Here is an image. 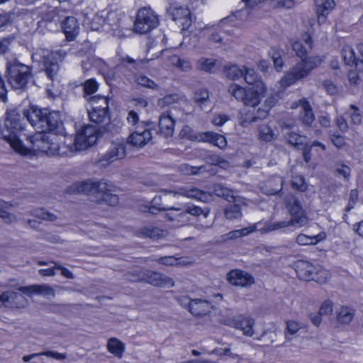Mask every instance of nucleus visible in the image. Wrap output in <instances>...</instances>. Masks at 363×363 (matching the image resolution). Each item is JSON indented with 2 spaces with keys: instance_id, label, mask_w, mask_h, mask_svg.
I'll use <instances>...</instances> for the list:
<instances>
[{
  "instance_id": "11",
  "label": "nucleus",
  "mask_w": 363,
  "mask_h": 363,
  "mask_svg": "<svg viewBox=\"0 0 363 363\" xmlns=\"http://www.w3.org/2000/svg\"><path fill=\"white\" fill-rule=\"evenodd\" d=\"M106 181L101 180L92 182L90 180L77 182L69 187V191L72 194H86L94 195L95 198L99 191H103L106 189Z\"/></svg>"
},
{
  "instance_id": "61",
  "label": "nucleus",
  "mask_w": 363,
  "mask_h": 363,
  "mask_svg": "<svg viewBox=\"0 0 363 363\" xmlns=\"http://www.w3.org/2000/svg\"><path fill=\"white\" fill-rule=\"evenodd\" d=\"M98 88V84L96 82L90 79L86 80L84 84V90L85 96H88L94 94Z\"/></svg>"
},
{
  "instance_id": "23",
  "label": "nucleus",
  "mask_w": 363,
  "mask_h": 363,
  "mask_svg": "<svg viewBox=\"0 0 363 363\" xmlns=\"http://www.w3.org/2000/svg\"><path fill=\"white\" fill-rule=\"evenodd\" d=\"M19 291L26 295L32 294L42 295L44 296L54 297L55 294L53 288L48 284H33L28 286H21L18 289Z\"/></svg>"
},
{
  "instance_id": "6",
  "label": "nucleus",
  "mask_w": 363,
  "mask_h": 363,
  "mask_svg": "<svg viewBox=\"0 0 363 363\" xmlns=\"http://www.w3.org/2000/svg\"><path fill=\"white\" fill-rule=\"evenodd\" d=\"M179 135L182 138L192 141L211 143L220 150L225 149L227 146V140L225 136L212 131L196 133L189 125H184Z\"/></svg>"
},
{
  "instance_id": "3",
  "label": "nucleus",
  "mask_w": 363,
  "mask_h": 363,
  "mask_svg": "<svg viewBox=\"0 0 363 363\" xmlns=\"http://www.w3.org/2000/svg\"><path fill=\"white\" fill-rule=\"evenodd\" d=\"M322 59L318 56L305 57L293 66L279 81L282 91L308 75L311 71L320 65Z\"/></svg>"
},
{
  "instance_id": "14",
  "label": "nucleus",
  "mask_w": 363,
  "mask_h": 363,
  "mask_svg": "<svg viewBox=\"0 0 363 363\" xmlns=\"http://www.w3.org/2000/svg\"><path fill=\"white\" fill-rule=\"evenodd\" d=\"M267 86L262 81L257 82L253 86L247 87L244 104L255 107L259 105L265 96Z\"/></svg>"
},
{
  "instance_id": "8",
  "label": "nucleus",
  "mask_w": 363,
  "mask_h": 363,
  "mask_svg": "<svg viewBox=\"0 0 363 363\" xmlns=\"http://www.w3.org/2000/svg\"><path fill=\"white\" fill-rule=\"evenodd\" d=\"M119 18L114 11H101L89 19L86 18L85 23L92 30H108L118 25Z\"/></svg>"
},
{
  "instance_id": "21",
  "label": "nucleus",
  "mask_w": 363,
  "mask_h": 363,
  "mask_svg": "<svg viewBox=\"0 0 363 363\" xmlns=\"http://www.w3.org/2000/svg\"><path fill=\"white\" fill-rule=\"evenodd\" d=\"M89 117L91 122L98 124L102 133L109 130L106 127L110 121L108 110L91 108L89 111Z\"/></svg>"
},
{
  "instance_id": "43",
  "label": "nucleus",
  "mask_w": 363,
  "mask_h": 363,
  "mask_svg": "<svg viewBox=\"0 0 363 363\" xmlns=\"http://www.w3.org/2000/svg\"><path fill=\"white\" fill-rule=\"evenodd\" d=\"M184 99V96L179 93L167 94L164 97L158 99L157 106L160 108H164L165 106L179 103L183 101Z\"/></svg>"
},
{
  "instance_id": "58",
  "label": "nucleus",
  "mask_w": 363,
  "mask_h": 363,
  "mask_svg": "<svg viewBox=\"0 0 363 363\" xmlns=\"http://www.w3.org/2000/svg\"><path fill=\"white\" fill-rule=\"evenodd\" d=\"M136 82L144 87L152 89H158L159 86L152 79L145 75H138L136 78Z\"/></svg>"
},
{
  "instance_id": "20",
  "label": "nucleus",
  "mask_w": 363,
  "mask_h": 363,
  "mask_svg": "<svg viewBox=\"0 0 363 363\" xmlns=\"http://www.w3.org/2000/svg\"><path fill=\"white\" fill-rule=\"evenodd\" d=\"M57 135L48 133H38L30 138V142L33 143V148L35 150L45 152L47 154L50 143L51 140H55Z\"/></svg>"
},
{
  "instance_id": "54",
  "label": "nucleus",
  "mask_w": 363,
  "mask_h": 363,
  "mask_svg": "<svg viewBox=\"0 0 363 363\" xmlns=\"http://www.w3.org/2000/svg\"><path fill=\"white\" fill-rule=\"evenodd\" d=\"M286 204L289 214L298 213L299 211L304 210L300 201L297 198L292 196L287 199Z\"/></svg>"
},
{
  "instance_id": "57",
  "label": "nucleus",
  "mask_w": 363,
  "mask_h": 363,
  "mask_svg": "<svg viewBox=\"0 0 363 363\" xmlns=\"http://www.w3.org/2000/svg\"><path fill=\"white\" fill-rule=\"evenodd\" d=\"M286 139L289 144L294 146L301 147L304 144V137L295 132H289L287 133Z\"/></svg>"
},
{
  "instance_id": "28",
  "label": "nucleus",
  "mask_w": 363,
  "mask_h": 363,
  "mask_svg": "<svg viewBox=\"0 0 363 363\" xmlns=\"http://www.w3.org/2000/svg\"><path fill=\"white\" fill-rule=\"evenodd\" d=\"M317 16L319 23H323L329 12L335 6V0H316Z\"/></svg>"
},
{
  "instance_id": "62",
  "label": "nucleus",
  "mask_w": 363,
  "mask_h": 363,
  "mask_svg": "<svg viewBox=\"0 0 363 363\" xmlns=\"http://www.w3.org/2000/svg\"><path fill=\"white\" fill-rule=\"evenodd\" d=\"M264 118L258 117V109L257 110L256 113L252 115L249 113H243L240 117V124L242 126H246L247 125L255 122L257 119H264Z\"/></svg>"
},
{
  "instance_id": "17",
  "label": "nucleus",
  "mask_w": 363,
  "mask_h": 363,
  "mask_svg": "<svg viewBox=\"0 0 363 363\" xmlns=\"http://www.w3.org/2000/svg\"><path fill=\"white\" fill-rule=\"evenodd\" d=\"M227 279L232 285L241 287H247L255 283V279L250 274L240 269L228 272Z\"/></svg>"
},
{
  "instance_id": "38",
  "label": "nucleus",
  "mask_w": 363,
  "mask_h": 363,
  "mask_svg": "<svg viewBox=\"0 0 363 363\" xmlns=\"http://www.w3.org/2000/svg\"><path fill=\"white\" fill-rule=\"evenodd\" d=\"M108 351L118 358H121L125 350V345L118 339L111 337L107 342Z\"/></svg>"
},
{
  "instance_id": "16",
  "label": "nucleus",
  "mask_w": 363,
  "mask_h": 363,
  "mask_svg": "<svg viewBox=\"0 0 363 363\" xmlns=\"http://www.w3.org/2000/svg\"><path fill=\"white\" fill-rule=\"evenodd\" d=\"M44 121L46 125L42 129V133H52L57 136L64 135L65 130L57 112L47 110Z\"/></svg>"
},
{
  "instance_id": "44",
  "label": "nucleus",
  "mask_w": 363,
  "mask_h": 363,
  "mask_svg": "<svg viewBox=\"0 0 363 363\" xmlns=\"http://www.w3.org/2000/svg\"><path fill=\"white\" fill-rule=\"evenodd\" d=\"M333 174L337 177H342L345 181L349 180L351 174L350 167L342 162H337L333 166Z\"/></svg>"
},
{
  "instance_id": "15",
  "label": "nucleus",
  "mask_w": 363,
  "mask_h": 363,
  "mask_svg": "<svg viewBox=\"0 0 363 363\" xmlns=\"http://www.w3.org/2000/svg\"><path fill=\"white\" fill-rule=\"evenodd\" d=\"M152 134L151 130L145 126H138L131 132L127 140L128 143L137 147H143L147 145L152 139Z\"/></svg>"
},
{
  "instance_id": "59",
  "label": "nucleus",
  "mask_w": 363,
  "mask_h": 363,
  "mask_svg": "<svg viewBox=\"0 0 363 363\" xmlns=\"http://www.w3.org/2000/svg\"><path fill=\"white\" fill-rule=\"evenodd\" d=\"M313 277V278L311 280H314L319 284H324L329 279V273L325 269H318L316 267V270L314 271Z\"/></svg>"
},
{
  "instance_id": "9",
  "label": "nucleus",
  "mask_w": 363,
  "mask_h": 363,
  "mask_svg": "<svg viewBox=\"0 0 363 363\" xmlns=\"http://www.w3.org/2000/svg\"><path fill=\"white\" fill-rule=\"evenodd\" d=\"M159 24L158 16L150 7H143L138 10L134 22V31L139 34H145L155 28Z\"/></svg>"
},
{
  "instance_id": "52",
  "label": "nucleus",
  "mask_w": 363,
  "mask_h": 363,
  "mask_svg": "<svg viewBox=\"0 0 363 363\" xmlns=\"http://www.w3.org/2000/svg\"><path fill=\"white\" fill-rule=\"evenodd\" d=\"M127 123L129 125V130L131 132L136 129L138 126H145L147 125L145 122L140 121L138 113L134 111H130L128 113L127 117Z\"/></svg>"
},
{
  "instance_id": "60",
  "label": "nucleus",
  "mask_w": 363,
  "mask_h": 363,
  "mask_svg": "<svg viewBox=\"0 0 363 363\" xmlns=\"http://www.w3.org/2000/svg\"><path fill=\"white\" fill-rule=\"evenodd\" d=\"M244 77L245 81L246 83L249 84L250 85L253 86L257 82H259V80H257V76L255 71L252 69L247 68L244 66Z\"/></svg>"
},
{
  "instance_id": "24",
  "label": "nucleus",
  "mask_w": 363,
  "mask_h": 363,
  "mask_svg": "<svg viewBox=\"0 0 363 363\" xmlns=\"http://www.w3.org/2000/svg\"><path fill=\"white\" fill-rule=\"evenodd\" d=\"M213 308L211 303L203 299H191L189 302V311L195 316H203L209 313Z\"/></svg>"
},
{
  "instance_id": "33",
  "label": "nucleus",
  "mask_w": 363,
  "mask_h": 363,
  "mask_svg": "<svg viewBox=\"0 0 363 363\" xmlns=\"http://www.w3.org/2000/svg\"><path fill=\"white\" fill-rule=\"evenodd\" d=\"M257 230V224L240 230H232L222 235L223 241L233 240L246 236Z\"/></svg>"
},
{
  "instance_id": "47",
  "label": "nucleus",
  "mask_w": 363,
  "mask_h": 363,
  "mask_svg": "<svg viewBox=\"0 0 363 363\" xmlns=\"http://www.w3.org/2000/svg\"><path fill=\"white\" fill-rule=\"evenodd\" d=\"M86 100L90 103L91 108L108 110V98L101 96H88Z\"/></svg>"
},
{
  "instance_id": "56",
  "label": "nucleus",
  "mask_w": 363,
  "mask_h": 363,
  "mask_svg": "<svg viewBox=\"0 0 363 363\" xmlns=\"http://www.w3.org/2000/svg\"><path fill=\"white\" fill-rule=\"evenodd\" d=\"M269 55L274 62L275 69L279 71L284 65V61L281 58L280 52L277 49L273 48L269 50Z\"/></svg>"
},
{
  "instance_id": "5",
  "label": "nucleus",
  "mask_w": 363,
  "mask_h": 363,
  "mask_svg": "<svg viewBox=\"0 0 363 363\" xmlns=\"http://www.w3.org/2000/svg\"><path fill=\"white\" fill-rule=\"evenodd\" d=\"M32 77L30 67L17 60L9 61L6 63L5 77L13 89H24Z\"/></svg>"
},
{
  "instance_id": "2",
  "label": "nucleus",
  "mask_w": 363,
  "mask_h": 363,
  "mask_svg": "<svg viewBox=\"0 0 363 363\" xmlns=\"http://www.w3.org/2000/svg\"><path fill=\"white\" fill-rule=\"evenodd\" d=\"M23 121V118L16 109L8 110L4 120V126L8 133L3 134V139L17 153L28 155L31 152L30 148L26 147L17 135L24 128Z\"/></svg>"
},
{
  "instance_id": "48",
  "label": "nucleus",
  "mask_w": 363,
  "mask_h": 363,
  "mask_svg": "<svg viewBox=\"0 0 363 363\" xmlns=\"http://www.w3.org/2000/svg\"><path fill=\"white\" fill-rule=\"evenodd\" d=\"M291 226L288 220H281L273 223H267L260 229L262 233H267L272 231L279 230Z\"/></svg>"
},
{
  "instance_id": "42",
  "label": "nucleus",
  "mask_w": 363,
  "mask_h": 363,
  "mask_svg": "<svg viewBox=\"0 0 363 363\" xmlns=\"http://www.w3.org/2000/svg\"><path fill=\"white\" fill-rule=\"evenodd\" d=\"M210 213V210L208 208L202 209L201 208L196 206H188L186 207L184 212L180 213L177 215V218L179 219H182L186 217V214L189 213L190 215L194 216H199L200 215H203L204 218H207Z\"/></svg>"
},
{
  "instance_id": "63",
  "label": "nucleus",
  "mask_w": 363,
  "mask_h": 363,
  "mask_svg": "<svg viewBox=\"0 0 363 363\" xmlns=\"http://www.w3.org/2000/svg\"><path fill=\"white\" fill-rule=\"evenodd\" d=\"M291 183L293 188L300 191H304L307 189V184L302 176L293 177Z\"/></svg>"
},
{
  "instance_id": "26",
  "label": "nucleus",
  "mask_w": 363,
  "mask_h": 363,
  "mask_svg": "<svg viewBox=\"0 0 363 363\" xmlns=\"http://www.w3.org/2000/svg\"><path fill=\"white\" fill-rule=\"evenodd\" d=\"M174 125L175 122L169 111H165L161 114L159 121L161 134L166 138L172 136L174 131Z\"/></svg>"
},
{
  "instance_id": "27",
  "label": "nucleus",
  "mask_w": 363,
  "mask_h": 363,
  "mask_svg": "<svg viewBox=\"0 0 363 363\" xmlns=\"http://www.w3.org/2000/svg\"><path fill=\"white\" fill-rule=\"evenodd\" d=\"M106 189L103 191H99L96 198V201L99 203H105L109 206H115L118 203V197L113 194L114 186L106 181Z\"/></svg>"
},
{
  "instance_id": "39",
  "label": "nucleus",
  "mask_w": 363,
  "mask_h": 363,
  "mask_svg": "<svg viewBox=\"0 0 363 363\" xmlns=\"http://www.w3.org/2000/svg\"><path fill=\"white\" fill-rule=\"evenodd\" d=\"M6 293L8 296H11V298H9L8 301L9 306L21 308L27 306L28 300L22 294L11 291H7Z\"/></svg>"
},
{
  "instance_id": "30",
  "label": "nucleus",
  "mask_w": 363,
  "mask_h": 363,
  "mask_svg": "<svg viewBox=\"0 0 363 363\" xmlns=\"http://www.w3.org/2000/svg\"><path fill=\"white\" fill-rule=\"evenodd\" d=\"M342 56L347 65L354 64L355 68L363 70V60L355 56L354 50L349 45H345L342 49Z\"/></svg>"
},
{
  "instance_id": "25",
  "label": "nucleus",
  "mask_w": 363,
  "mask_h": 363,
  "mask_svg": "<svg viewBox=\"0 0 363 363\" xmlns=\"http://www.w3.org/2000/svg\"><path fill=\"white\" fill-rule=\"evenodd\" d=\"M294 265L299 279L307 281H311L313 278L314 271L316 270V267L303 260L296 262Z\"/></svg>"
},
{
  "instance_id": "40",
  "label": "nucleus",
  "mask_w": 363,
  "mask_h": 363,
  "mask_svg": "<svg viewBox=\"0 0 363 363\" xmlns=\"http://www.w3.org/2000/svg\"><path fill=\"white\" fill-rule=\"evenodd\" d=\"M239 201L233 202L234 203L228 204L225 209L224 215L228 220L240 219L242 217L241 207L240 205V199L238 197Z\"/></svg>"
},
{
  "instance_id": "7",
  "label": "nucleus",
  "mask_w": 363,
  "mask_h": 363,
  "mask_svg": "<svg viewBox=\"0 0 363 363\" xmlns=\"http://www.w3.org/2000/svg\"><path fill=\"white\" fill-rule=\"evenodd\" d=\"M62 11L54 10L49 12L45 19L50 22L61 23V28L67 40H73L79 33L78 21L74 16H63Z\"/></svg>"
},
{
  "instance_id": "10",
  "label": "nucleus",
  "mask_w": 363,
  "mask_h": 363,
  "mask_svg": "<svg viewBox=\"0 0 363 363\" xmlns=\"http://www.w3.org/2000/svg\"><path fill=\"white\" fill-rule=\"evenodd\" d=\"M40 52L42 54L45 72L50 79H53L59 72V62L65 59L67 53L62 50L53 52L41 50Z\"/></svg>"
},
{
  "instance_id": "41",
  "label": "nucleus",
  "mask_w": 363,
  "mask_h": 363,
  "mask_svg": "<svg viewBox=\"0 0 363 363\" xmlns=\"http://www.w3.org/2000/svg\"><path fill=\"white\" fill-rule=\"evenodd\" d=\"M290 216L291 218L288 221L291 226L301 228L308 223V218L305 210L299 211L298 213H294L290 214Z\"/></svg>"
},
{
  "instance_id": "29",
  "label": "nucleus",
  "mask_w": 363,
  "mask_h": 363,
  "mask_svg": "<svg viewBox=\"0 0 363 363\" xmlns=\"http://www.w3.org/2000/svg\"><path fill=\"white\" fill-rule=\"evenodd\" d=\"M301 104L302 109L299 113L298 118L303 125L311 126L315 120L311 106L306 99H301Z\"/></svg>"
},
{
  "instance_id": "1",
  "label": "nucleus",
  "mask_w": 363,
  "mask_h": 363,
  "mask_svg": "<svg viewBox=\"0 0 363 363\" xmlns=\"http://www.w3.org/2000/svg\"><path fill=\"white\" fill-rule=\"evenodd\" d=\"M165 193L172 194L174 196H183L187 198L196 199L202 202H208L212 200L213 194L217 196L222 197L229 202L239 201L238 197L233 194V191L219 184H214L212 193L203 191L196 187L190 186H182L174 190H163Z\"/></svg>"
},
{
  "instance_id": "4",
  "label": "nucleus",
  "mask_w": 363,
  "mask_h": 363,
  "mask_svg": "<svg viewBox=\"0 0 363 363\" xmlns=\"http://www.w3.org/2000/svg\"><path fill=\"white\" fill-rule=\"evenodd\" d=\"M102 131L93 125H86L79 130L72 140V136L65 137V145L69 152L83 151L94 145Z\"/></svg>"
},
{
  "instance_id": "18",
  "label": "nucleus",
  "mask_w": 363,
  "mask_h": 363,
  "mask_svg": "<svg viewBox=\"0 0 363 363\" xmlns=\"http://www.w3.org/2000/svg\"><path fill=\"white\" fill-rule=\"evenodd\" d=\"M47 109L32 107L24 112V116L38 133H42V129L46 125L44 121Z\"/></svg>"
},
{
  "instance_id": "53",
  "label": "nucleus",
  "mask_w": 363,
  "mask_h": 363,
  "mask_svg": "<svg viewBox=\"0 0 363 363\" xmlns=\"http://www.w3.org/2000/svg\"><path fill=\"white\" fill-rule=\"evenodd\" d=\"M50 145H49L50 147H48L49 151H48L47 155L50 156H62L64 155L67 154V150H63L64 147H66L67 149L66 145H65V143L62 145H60L59 142L56 139L55 140H51Z\"/></svg>"
},
{
  "instance_id": "51",
  "label": "nucleus",
  "mask_w": 363,
  "mask_h": 363,
  "mask_svg": "<svg viewBox=\"0 0 363 363\" xmlns=\"http://www.w3.org/2000/svg\"><path fill=\"white\" fill-rule=\"evenodd\" d=\"M275 134L270 126L266 124H262L258 128L259 139L269 142L274 138Z\"/></svg>"
},
{
  "instance_id": "12",
  "label": "nucleus",
  "mask_w": 363,
  "mask_h": 363,
  "mask_svg": "<svg viewBox=\"0 0 363 363\" xmlns=\"http://www.w3.org/2000/svg\"><path fill=\"white\" fill-rule=\"evenodd\" d=\"M167 13L173 21L182 27V30H187L191 26V13L186 7L182 6L177 2L169 3Z\"/></svg>"
},
{
  "instance_id": "32",
  "label": "nucleus",
  "mask_w": 363,
  "mask_h": 363,
  "mask_svg": "<svg viewBox=\"0 0 363 363\" xmlns=\"http://www.w3.org/2000/svg\"><path fill=\"white\" fill-rule=\"evenodd\" d=\"M237 325L235 328L242 330L245 336L251 337L254 334L253 326L255 320L250 317H238Z\"/></svg>"
},
{
  "instance_id": "55",
  "label": "nucleus",
  "mask_w": 363,
  "mask_h": 363,
  "mask_svg": "<svg viewBox=\"0 0 363 363\" xmlns=\"http://www.w3.org/2000/svg\"><path fill=\"white\" fill-rule=\"evenodd\" d=\"M322 239L321 235L308 236L305 234H299L296 238V242L300 245H315Z\"/></svg>"
},
{
  "instance_id": "45",
  "label": "nucleus",
  "mask_w": 363,
  "mask_h": 363,
  "mask_svg": "<svg viewBox=\"0 0 363 363\" xmlns=\"http://www.w3.org/2000/svg\"><path fill=\"white\" fill-rule=\"evenodd\" d=\"M244 66L242 67L236 65L225 66L224 73L226 77L232 80H238L244 76Z\"/></svg>"
},
{
  "instance_id": "37",
  "label": "nucleus",
  "mask_w": 363,
  "mask_h": 363,
  "mask_svg": "<svg viewBox=\"0 0 363 363\" xmlns=\"http://www.w3.org/2000/svg\"><path fill=\"white\" fill-rule=\"evenodd\" d=\"M218 65V60L201 57L196 62V67L198 70L213 73L216 71Z\"/></svg>"
},
{
  "instance_id": "49",
  "label": "nucleus",
  "mask_w": 363,
  "mask_h": 363,
  "mask_svg": "<svg viewBox=\"0 0 363 363\" xmlns=\"http://www.w3.org/2000/svg\"><path fill=\"white\" fill-rule=\"evenodd\" d=\"M30 214L38 219L47 221H55L57 218L54 213L41 208L33 209Z\"/></svg>"
},
{
  "instance_id": "34",
  "label": "nucleus",
  "mask_w": 363,
  "mask_h": 363,
  "mask_svg": "<svg viewBox=\"0 0 363 363\" xmlns=\"http://www.w3.org/2000/svg\"><path fill=\"white\" fill-rule=\"evenodd\" d=\"M306 328V325L303 323L294 320L286 321V328L284 331V337L286 342H290L292 337L296 335L300 330Z\"/></svg>"
},
{
  "instance_id": "50",
  "label": "nucleus",
  "mask_w": 363,
  "mask_h": 363,
  "mask_svg": "<svg viewBox=\"0 0 363 363\" xmlns=\"http://www.w3.org/2000/svg\"><path fill=\"white\" fill-rule=\"evenodd\" d=\"M354 316L353 310L347 307H342L337 315V320L340 323H350Z\"/></svg>"
},
{
  "instance_id": "19",
  "label": "nucleus",
  "mask_w": 363,
  "mask_h": 363,
  "mask_svg": "<svg viewBox=\"0 0 363 363\" xmlns=\"http://www.w3.org/2000/svg\"><path fill=\"white\" fill-rule=\"evenodd\" d=\"M291 47L293 51L298 57L301 58V60L304 59L313 48L312 38L310 34L305 33L302 35L300 40H296L292 43Z\"/></svg>"
},
{
  "instance_id": "46",
  "label": "nucleus",
  "mask_w": 363,
  "mask_h": 363,
  "mask_svg": "<svg viewBox=\"0 0 363 363\" xmlns=\"http://www.w3.org/2000/svg\"><path fill=\"white\" fill-rule=\"evenodd\" d=\"M247 87H242L238 84L232 83L228 88V92L236 100L244 103Z\"/></svg>"
},
{
  "instance_id": "13",
  "label": "nucleus",
  "mask_w": 363,
  "mask_h": 363,
  "mask_svg": "<svg viewBox=\"0 0 363 363\" xmlns=\"http://www.w3.org/2000/svg\"><path fill=\"white\" fill-rule=\"evenodd\" d=\"M126 155V145L123 142H113L108 151L99 160L100 165L106 167L111 163L125 157Z\"/></svg>"
},
{
  "instance_id": "36",
  "label": "nucleus",
  "mask_w": 363,
  "mask_h": 363,
  "mask_svg": "<svg viewBox=\"0 0 363 363\" xmlns=\"http://www.w3.org/2000/svg\"><path fill=\"white\" fill-rule=\"evenodd\" d=\"M137 234L143 238L159 239L166 235V231L155 227H144L140 229Z\"/></svg>"
},
{
  "instance_id": "35",
  "label": "nucleus",
  "mask_w": 363,
  "mask_h": 363,
  "mask_svg": "<svg viewBox=\"0 0 363 363\" xmlns=\"http://www.w3.org/2000/svg\"><path fill=\"white\" fill-rule=\"evenodd\" d=\"M279 92L270 94L267 97L262 107L258 108V117L266 118L268 116L269 110L275 106L281 97Z\"/></svg>"
},
{
  "instance_id": "31",
  "label": "nucleus",
  "mask_w": 363,
  "mask_h": 363,
  "mask_svg": "<svg viewBox=\"0 0 363 363\" xmlns=\"http://www.w3.org/2000/svg\"><path fill=\"white\" fill-rule=\"evenodd\" d=\"M283 186V180L280 177H272L263 185V192L267 195H274L279 193Z\"/></svg>"
},
{
  "instance_id": "22",
  "label": "nucleus",
  "mask_w": 363,
  "mask_h": 363,
  "mask_svg": "<svg viewBox=\"0 0 363 363\" xmlns=\"http://www.w3.org/2000/svg\"><path fill=\"white\" fill-rule=\"evenodd\" d=\"M145 280L148 284L155 286L173 287L174 286V282L172 278L157 272H146L145 274Z\"/></svg>"
},
{
  "instance_id": "64",
  "label": "nucleus",
  "mask_w": 363,
  "mask_h": 363,
  "mask_svg": "<svg viewBox=\"0 0 363 363\" xmlns=\"http://www.w3.org/2000/svg\"><path fill=\"white\" fill-rule=\"evenodd\" d=\"M350 108L352 111V113H350L351 121L354 125H359L362 122V115L359 108L354 104H351Z\"/></svg>"
}]
</instances>
